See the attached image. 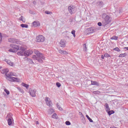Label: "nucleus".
I'll list each match as a JSON object with an SVG mask.
<instances>
[{"label": "nucleus", "instance_id": "6ab92c4d", "mask_svg": "<svg viewBox=\"0 0 128 128\" xmlns=\"http://www.w3.org/2000/svg\"><path fill=\"white\" fill-rule=\"evenodd\" d=\"M86 118H88V120H89V122H94V120H92V118H90V116H88V115L86 114Z\"/></svg>", "mask_w": 128, "mask_h": 128}, {"label": "nucleus", "instance_id": "7c9ffc66", "mask_svg": "<svg viewBox=\"0 0 128 128\" xmlns=\"http://www.w3.org/2000/svg\"><path fill=\"white\" fill-rule=\"evenodd\" d=\"M56 114L54 113L52 115V118H56Z\"/></svg>", "mask_w": 128, "mask_h": 128}, {"label": "nucleus", "instance_id": "f257e3e1", "mask_svg": "<svg viewBox=\"0 0 128 128\" xmlns=\"http://www.w3.org/2000/svg\"><path fill=\"white\" fill-rule=\"evenodd\" d=\"M34 52L36 55H34L32 56V58L34 60H38V62L40 64H42L44 61L42 60H44V54L38 52V50H34Z\"/></svg>", "mask_w": 128, "mask_h": 128}, {"label": "nucleus", "instance_id": "473e14b6", "mask_svg": "<svg viewBox=\"0 0 128 128\" xmlns=\"http://www.w3.org/2000/svg\"><path fill=\"white\" fill-rule=\"evenodd\" d=\"M5 76H6L7 77V78H10H10H12V76H10V74H8V73L7 74H5Z\"/></svg>", "mask_w": 128, "mask_h": 128}, {"label": "nucleus", "instance_id": "ea45409f", "mask_svg": "<svg viewBox=\"0 0 128 128\" xmlns=\"http://www.w3.org/2000/svg\"><path fill=\"white\" fill-rule=\"evenodd\" d=\"M2 34L0 32V44L2 43Z\"/></svg>", "mask_w": 128, "mask_h": 128}, {"label": "nucleus", "instance_id": "09e8293b", "mask_svg": "<svg viewBox=\"0 0 128 128\" xmlns=\"http://www.w3.org/2000/svg\"><path fill=\"white\" fill-rule=\"evenodd\" d=\"M22 18H23L22 16L20 18H19L20 20H22V22H24V20H22Z\"/></svg>", "mask_w": 128, "mask_h": 128}, {"label": "nucleus", "instance_id": "4be33fe9", "mask_svg": "<svg viewBox=\"0 0 128 128\" xmlns=\"http://www.w3.org/2000/svg\"><path fill=\"white\" fill-rule=\"evenodd\" d=\"M126 53L121 54L119 55V58H126Z\"/></svg>", "mask_w": 128, "mask_h": 128}, {"label": "nucleus", "instance_id": "5701e85b", "mask_svg": "<svg viewBox=\"0 0 128 128\" xmlns=\"http://www.w3.org/2000/svg\"><path fill=\"white\" fill-rule=\"evenodd\" d=\"M17 89L18 90H19V92H22V94H24V90L22 89V88H20V87L17 88Z\"/></svg>", "mask_w": 128, "mask_h": 128}, {"label": "nucleus", "instance_id": "b1692460", "mask_svg": "<svg viewBox=\"0 0 128 128\" xmlns=\"http://www.w3.org/2000/svg\"><path fill=\"white\" fill-rule=\"evenodd\" d=\"M22 85L23 86H24V88H26L27 90H28V86H30L28 84H26L24 82L22 84Z\"/></svg>", "mask_w": 128, "mask_h": 128}, {"label": "nucleus", "instance_id": "c03bdc74", "mask_svg": "<svg viewBox=\"0 0 128 128\" xmlns=\"http://www.w3.org/2000/svg\"><path fill=\"white\" fill-rule=\"evenodd\" d=\"M58 50V52H60V54H62V52H64V50Z\"/></svg>", "mask_w": 128, "mask_h": 128}, {"label": "nucleus", "instance_id": "f704fd0d", "mask_svg": "<svg viewBox=\"0 0 128 128\" xmlns=\"http://www.w3.org/2000/svg\"><path fill=\"white\" fill-rule=\"evenodd\" d=\"M6 62L8 64H10V66H12V63L10 60H8Z\"/></svg>", "mask_w": 128, "mask_h": 128}, {"label": "nucleus", "instance_id": "4d7b16f0", "mask_svg": "<svg viewBox=\"0 0 128 128\" xmlns=\"http://www.w3.org/2000/svg\"><path fill=\"white\" fill-rule=\"evenodd\" d=\"M2 66H0V70H2Z\"/></svg>", "mask_w": 128, "mask_h": 128}, {"label": "nucleus", "instance_id": "c9c22d12", "mask_svg": "<svg viewBox=\"0 0 128 128\" xmlns=\"http://www.w3.org/2000/svg\"><path fill=\"white\" fill-rule=\"evenodd\" d=\"M4 90L5 92H6V94H8V95L10 94V91H8V90L4 89Z\"/></svg>", "mask_w": 128, "mask_h": 128}, {"label": "nucleus", "instance_id": "6e6d98bb", "mask_svg": "<svg viewBox=\"0 0 128 128\" xmlns=\"http://www.w3.org/2000/svg\"><path fill=\"white\" fill-rule=\"evenodd\" d=\"M36 124H38V121L36 122Z\"/></svg>", "mask_w": 128, "mask_h": 128}, {"label": "nucleus", "instance_id": "a19ab883", "mask_svg": "<svg viewBox=\"0 0 128 128\" xmlns=\"http://www.w3.org/2000/svg\"><path fill=\"white\" fill-rule=\"evenodd\" d=\"M45 14H52V12L50 11H46Z\"/></svg>", "mask_w": 128, "mask_h": 128}, {"label": "nucleus", "instance_id": "bb28decb", "mask_svg": "<svg viewBox=\"0 0 128 128\" xmlns=\"http://www.w3.org/2000/svg\"><path fill=\"white\" fill-rule=\"evenodd\" d=\"M104 54V58H110V54H109L108 53Z\"/></svg>", "mask_w": 128, "mask_h": 128}, {"label": "nucleus", "instance_id": "39448f33", "mask_svg": "<svg viewBox=\"0 0 128 128\" xmlns=\"http://www.w3.org/2000/svg\"><path fill=\"white\" fill-rule=\"evenodd\" d=\"M45 40L44 36L42 35H40L36 37V42H44Z\"/></svg>", "mask_w": 128, "mask_h": 128}, {"label": "nucleus", "instance_id": "7ed1b4c3", "mask_svg": "<svg viewBox=\"0 0 128 128\" xmlns=\"http://www.w3.org/2000/svg\"><path fill=\"white\" fill-rule=\"evenodd\" d=\"M102 24L104 26H108L112 22V18L105 13L102 14Z\"/></svg>", "mask_w": 128, "mask_h": 128}, {"label": "nucleus", "instance_id": "a211bd4d", "mask_svg": "<svg viewBox=\"0 0 128 128\" xmlns=\"http://www.w3.org/2000/svg\"><path fill=\"white\" fill-rule=\"evenodd\" d=\"M108 112V116H112V114H114V111L112 110H108V111H106Z\"/></svg>", "mask_w": 128, "mask_h": 128}, {"label": "nucleus", "instance_id": "864d4df0", "mask_svg": "<svg viewBox=\"0 0 128 128\" xmlns=\"http://www.w3.org/2000/svg\"><path fill=\"white\" fill-rule=\"evenodd\" d=\"M33 4H36V1H34Z\"/></svg>", "mask_w": 128, "mask_h": 128}, {"label": "nucleus", "instance_id": "2f4dec72", "mask_svg": "<svg viewBox=\"0 0 128 128\" xmlns=\"http://www.w3.org/2000/svg\"><path fill=\"white\" fill-rule=\"evenodd\" d=\"M114 50H116V52H120V48H118L116 47V48H115L114 49Z\"/></svg>", "mask_w": 128, "mask_h": 128}, {"label": "nucleus", "instance_id": "aec40b11", "mask_svg": "<svg viewBox=\"0 0 128 128\" xmlns=\"http://www.w3.org/2000/svg\"><path fill=\"white\" fill-rule=\"evenodd\" d=\"M20 26L21 28H28V25L26 24H21Z\"/></svg>", "mask_w": 128, "mask_h": 128}, {"label": "nucleus", "instance_id": "6e6552de", "mask_svg": "<svg viewBox=\"0 0 128 128\" xmlns=\"http://www.w3.org/2000/svg\"><path fill=\"white\" fill-rule=\"evenodd\" d=\"M14 122V118L12 116H8V126H12V122Z\"/></svg>", "mask_w": 128, "mask_h": 128}, {"label": "nucleus", "instance_id": "603ef678", "mask_svg": "<svg viewBox=\"0 0 128 128\" xmlns=\"http://www.w3.org/2000/svg\"><path fill=\"white\" fill-rule=\"evenodd\" d=\"M79 114H80V116H84V114H82V113L80 112Z\"/></svg>", "mask_w": 128, "mask_h": 128}, {"label": "nucleus", "instance_id": "72a5a7b5", "mask_svg": "<svg viewBox=\"0 0 128 128\" xmlns=\"http://www.w3.org/2000/svg\"><path fill=\"white\" fill-rule=\"evenodd\" d=\"M48 112V114H52L54 112V110L50 109V110H49Z\"/></svg>", "mask_w": 128, "mask_h": 128}, {"label": "nucleus", "instance_id": "cd10ccee", "mask_svg": "<svg viewBox=\"0 0 128 128\" xmlns=\"http://www.w3.org/2000/svg\"><path fill=\"white\" fill-rule=\"evenodd\" d=\"M71 34L73 35L74 38L76 37V30H72L71 32Z\"/></svg>", "mask_w": 128, "mask_h": 128}, {"label": "nucleus", "instance_id": "5fc2aeb1", "mask_svg": "<svg viewBox=\"0 0 128 128\" xmlns=\"http://www.w3.org/2000/svg\"><path fill=\"white\" fill-rule=\"evenodd\" d=\"M110 128H118L115 127V126H112V127H110Z\"/></svg>", "mask_w": 128, "mask_h": 128}, {"label": "nucleus", "instance_id": "58836bf2", "mask_svg": "<svg viewBox=\"0 0 128 128\" xmlns=\"http://www.w3.org/2000/svg\"><path fill=\"white\" fill-rule=\"evenodd\" d=\"M56 86H58V88H60V82H56Z\"/></svg>", "mask_w": 128, "mask_h": 128}, {"label": "nucleus", "instance_id": "f03ea898", "mask_svg": "<svg viewBox=\"0 0 128 128\" xmlns=\"http://www.w3.org/2000/svg\"><path fill=\"white\" fill-rule=\"evenodd\" d=\"M18 52H17L18 56H28L30 54H32V50H31L26 51L24 48L20 46L18 50Z\"/></svg>", "mask_w": 128, "mask_h": 128}, {"label": "nucleus", "instance_id": "2eb2a0df", "mask_svg": "<svg viewBox=\"0 0 128 128\" xmlns=\"http://www.w3.org/2000/svg\"><path fill=\"white\" fill-rule=\"evenodd\" d=\"M10 80H12V82H18L20 80L18 78L16 77H12L10 78Z\"/></svg>", "mask_w": 128, "mask_h": 128}, {"label": "nucleus", "instance_id": "4c0bfd02", "mask_svg": "<svg viewBox=\"0 0 128 128\" xmlns=\"http://www.w3.org/2000/svg\"><path fill=\"white\" fill-rule=\"evenodd\" d=\"M10 76H16V75H14V73L13 72H10Z\"/></svg>", "mask_w": 128, "mask_h": 128}, {"label": "nucleus", "instance_id": "8fccbe9b", "mask_svg": "<svg viewBox=\"0 0 128 128\" xmlns=\"http://www.w3.org/2000/svg\"><path fill=\"white\" fill-rule=\"evenodd\" d=\"M98 4H104V2H98Z\"/></svg>", "mask_w": 128, "mask_h": 128}, {"label": "nucleus", "instance_id": "0eeeda50", "mask_svg": "<svg viewBox=\"0 0 128 128\" xmlns=\"http://www.w3.org/2000/svg\"><path fill=\"white\" fill-rule=\"evenodd\" d=\"M36 89L31 90H30L28 92V93L32 98L36 97Z\"/></svg>", "mask_w": 128, "mask_h": 128}, {"label": "nucleus", "instance_id": "a878e982", "mask_svg": "<svg viewBox=\"0 0 128 128\" xmlns=\"http://www.w3.org/2000/svg\"><path fill=\"white\" fill-rule=\"evenodd\" d=\"M92 94H100V92L98 90L93 91Z\"/></svg>", "mask_w": 128, "mask_h": 128}, {"label": "nucleus", "instance_id": "412c9836", "mask_svg": "<svg viewBox=\"0 0 128 128\" xmlns=\"http://www.w3.org/2000/svg\"><path fill=\"white\" fill-rule=\"evenodd\" d=\"M118 36H114L111 37L110 40H118Z\"/></svg>", "mask_w": 128, "mask_h": 128}, {"label": "nucleus", "instance_id": "bf43d9fd", "mask_svg": "<svg viewBox=\"0 0 128 128\" xmlns=\"http://www.w3.org/2000/svg\"><path fill=\"white\" fill-rule=\"evenodd\" d=\"M67 38H68V36H67Z\"/></svg>", "mask_w": 128, "mask_h": 128}, {"label": "nucleus", "instance_id": "9d476101", "mask_svg": "<svg viewBox=\"0 0 128 128\" xmlns=\"http://www.w3.org/2000/svg\"><path fill=\"white\" fill-rule=\"evenodd\" d=\"M32 26L34 28H38V26H40V23L38 21H34L32 22Z\"/></svg>", "mask_w": 128, "mask_h": 128}, {"label": "nucleus", "instance_id": "a18cd8bd", "mask_svg": "<svg viewBox=\"0 0 128 128\" xmlns=\"http://www.w3.org/2000/svg\"><path fill=\"white\" fill-rule=\"evenodd\" d=\"M45 100H46V102H49L50 101V98H45Z\"/></svg>", "mask_w": 128, "mask_h": 128}, {"label": "nucleus", "instance_id": "393cba45", "mask_svg": "<svg viewBox=\"0 0 128 128\" xmlns=\"http://www.w3.org/2000/svg\"><path fill=\"white\" fill-rule=\"evenodd\" d=\"M28 60L30 64H34V62H32V60L30 58H28Z\"/></svg>", "mask_w": 128, "mask_h": 128}, {"label": "nucleus", "instance_id": "423d86ee", "mask_svg": "<svg viewBox=\"0 0 128 128\" xmlns=\"http://www.w3.org/2000/svg\"><path fill=\"white\" fill-rule=\"evenodd\" d=\"M68 10L70 12V14H72L76 12V8L74 6H68Z\"/></svg>", "mask_w": 128, "mask_h": 128}, {"label": "nucleus", "instance_id": "c85d7f7f", "mask_svg": "<svg viewBox=\"0 0 128 128\" xmlns=\"http://www.w3.org/2000/svg\"><path fill=\"white\" fill-rule=\"evenodd\" d=\"M46 104L47 106H50V104H52V101L50 100L48 101L47 102H46Z\"/></svg>", "mask_w": 128, "mask_h": 128}, {"label": "nucleus", "instance_id": "dca6fc26", "mask_svg": "<svg viewBox=\"0 0 128 128\" xmlns=\"http://www.w3.org/2000/svg\"><path fill=\"white\" fill-rule=\"evenodd\" d=\"M104 106L106 107V112H108V110H110V106H108V103H106L104 104Z\"/></svg>", "mask_w": 128, "mask_h": 128}, {"label": "nucleus", "instance_id": "4468645a", "mask_svg": "<svg viewBox=\"0 0 128 128\" xmlns=\"http://www.w3.org/2000/svg\"><path fill=\"white\" fill-rule=\"evenodd\" d=\"M1 72L2 74H6L7 72H8V68L3 69L2 70Z\"/></svg>", "mask_w": 128, "mask_h": 128}, {"label": "nucleus", "instance_id": "1a4fd4ad", "mask_svg": "<svg viewBox=\"0 0 128 128\" xmlns=\"http://www.w3.org/2000/svg\"><path fill=\"white\" fill-rule=\"evenodd\" d=\"M8 42H12V44H18V40L14 38H10L8 39Z\"/></svg>", "mask_w": 128, "mask_h": 128}, {"label": "nucleus", "instance_id": "e433bc0d", "mask_svg": "<svg viewBox=\"0 0 128 128\" xmlns=\"http://www.w3.org/2000/svg\"><path fill=\"white\" fill-rule=\"evenodd\" d=\"M66 126H70V121H66Z\"/></svg>", "mask_w": 128, "mask_h": 128}, {"label": "nucleus", "instance_id": "20e7f679", "mask_svg": "<svg viewBox=\"0 0 128 128\" xmlns=\"http://www.w3.org/2000/svg\"><path fill=\"white\" fill-rule=\"evenodd\" d=\"M10 48H11L8 50L10 52H16L18 50L20 46L17 44H10Z\"/></svg>", "mask_w": 128, "mask_h": 128}, {"label": "nucleus", "instance_id": "3c124183", "mask_svg": "<svg viewBox=\"0 0 128 128\" xmlns=\"http://www.w3.org/2000/svg\"><path fill=\"white\" fill-rule=\"evenodd\" d=\"M124 50H128V47H124Z\"/></svg>", "mask_w": 128, "mask_h": 128}, {"label": "nucleus", "instance_id": "9b49d317", "mask_svg": "<svg viewBox=\"0 0 128 128\" xmlns=\"http://www.w3.org/2000/svg\"><path fill=\"white\" fill-rule=\"evenodd\" d=\"M60 44L61 48L66 47V40H61Z\"/></svg>", "mask_w": 128, "mask_h": 128}, {"label": "nucleus", "instance_id": "ddd939ff", "mask_svg": "<svg viewBox=\"0 0 128 128\" xmlns=\"http://www.w3.org/2000/svg\"><path fill=\"white\" fill-rule=\"evenodd\" d=\"M88 30L89 32H90V34H94V32H95L96 31V28L94 29L92 28H88Z\"/></svg>", "mask_w": 128, "mask_h": 128}, {"label": "nucleus", "instance_id": "de8ad7c7", "mask_svg": "<svg viewBox=\"0 0 128 128\" xmlns=\"http://www.w3.org/2000/svg\"><path fill=\"white\" fill-rule=\"evenodd\" d=\"M63 54H68V52L66 51H64L62 52Z\"/></svg>", "mask_w": 128, "mask_h": 128}, {"label": "nucleus", "instance_id": "f3484780", "mask_svg": "<svg viewBox=\"0 0 128 128\" xmlns=\"http://www.w3.org/2000/svg\"><path fill=\"white\" fill-rule=\"evenodd\" d=\"M81 118H82V122L84 124H86V118H84V116L82 115V116H81Z\"/></svg>", "mask_w": 128, "mask_h": 128}, {"label": "nucleus", "instance_id": "79ce46f5", "mask_svg": "<svg viewBox=\"0 0 128 128\" xmlns=\"http://www.w3.org/2000/svg\"><path fill=\"white\" fill-rule=\"evenodd\" d=\"M84 50L86 52V44H84Z\"/></svg>", "mask_w": 128, "mask_h": 128}, {"label": "nucleus", "instance_id": "13d9d810", "mask_svg": "<svg viewBox=\"0 0 128 128\" xmlns=\"http://www.w3.org/2000/svg\"><path fill=\"white\" fill-rule=\"evenodd\" d=\"M4 106H6V104H4Z\"/></svg>", "mask_w": 128, "mask_h": 128}, {"label": "nucleus", "instance_id": "c756f323", "mask_svg": "<svg viewBox=\"0 0 128 128\" xmlns=\"http://www.w3.org/2000/svg\"><path fill=\"white\" fill-rule=\"evenodd\" d=\"M56 106H57L58 108L60 110H62V108H60V105L58 104V103H57Z\"/></svg>", "mask_w": 128, "mask_h": 128}, {"label": "nucleus", "instance_id": "f8f14e48", "mask_svg": "<svg viewBox=\"0 0 128 128\" xmlns=\"http://www.w3.org/2000/svg\"><path fill=\"white\" fill-rule=\"evenodd\" d=\"M91 84L92 86H100V84L98 83V82L92 80H91Z\"/></svg>", "mask_w": 128, "mask_h": 128}, {"label": "nucleus", "instance_id": "49530a36", "mask_svg": "<svg viewBox=\"0 0 128 128\" xmlns=\"http://www.w3.org/2000/svg\"><path fill=\"white\" fill-rule=\"evenodd\" d=\"M101 58H102V60H104V54L101 55Z\"/></svg>", "mask_w": 128, "mask_h": 128}, {"label": "nucleus", "instance_id": "37998d69", "mask_svg": "<svg viewBox=\"0 0 128 128\" xmlns=\"http://www.w3.org/2000/svg\"><path fill=\"white\" fill-rule=\"evenodd\" d=\"M98 25L99 26H102V23L100 22H98Z\"/></svg>", "mask_w": 128, "mask_h": 128}]
</instances>
